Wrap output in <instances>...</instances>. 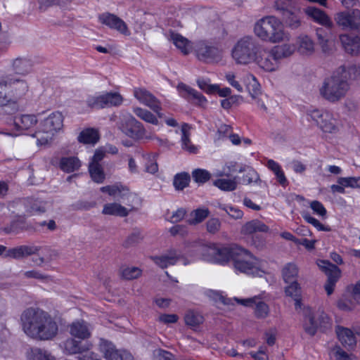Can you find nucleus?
<instances>
[{
  "label": "nucleus",
  "mask_w": 360,
  "mask_h": 360,
  "mask_svg": "<svg viewBox=\"0 0 360 360\" xmlns=\"http://www.w3.org/2000/svg\"><path fill=\"white\" fill-rule=\"evenodd\" d=\"M24 333L40 340H49L58 333V325L46 311L38 307H30L24 311Z\"/></svg>",
  "instance_id": "obj_1"
},
{
  "label": "nucleus",
  "mask_w": 360,
  "mask_h": 360,
  "mask_svg": "<svg viewBox=\"0 0 360 360\" xmlns=\"http://www.w3.org/2000/svg\"><path fill=\"white\" fill-rule=\"evenodd\" d=\"M253 32L262 41L271 44L289 41L290 38L283 22L274 15H266L256 21Z\"/></svg>",
  "instance_id": "obj_2"
},
{
  "label": "nucleus",
  "mask_w": 360,
  "mask_h": 360,
  "mask_svg": "<svg viewBox=\"0 0 360 360\" xmlns=\"http://www.w3.org/2000/svg\"><path fill=\"white\" fill-rule=\"evenodd\" d=\"M231 252L236 270L259 276L265 272L266 262L256 258L247 250L236 245L232 247Z\"/></svg>",
  "instance_id": "obj_3"
},
{
  "label": "nucleus",
  "mask_w": 360,
  "mask_h": 360,
  "mask_svg": "<svg viewBox=\"0 0 360 360\" xmlns=\"http://www.w3.org/2000/svg\"><path fill=\"white\" fill-rule=\"evenodd\" d=\"M260 46L252 36L242 37L233 45L231 57L237 65H250L255 60Z\"/></svg>",
  "instance_id": "obj_4"
},
{
  "label": "nucleus",
  "mask_w": 360,
  "mask_h": 360,
  "mask_svg": "<svg viewBox=\"0 0 360 360\" xmlns=\"http://www.w3.org/2000/svg\"><path fill=\"white\" fill-rule=\"evenodd\" d=\"M349 89V83L333 72L324 79L319 89V94L325 100L336 103L346 96Z\"/></svg>",
  "instance_id": "obj_5"
},
{
  "label": "nucleus",
  "mask_w": 360,
  "mask_h": 360,
  "mask_svg": "<svg viewBox=\"0 0 360 360\" xmlns=\"http://www.w3.org/2000/svg\"><path fill=\"white\" fill-rule=\"evenodd\" d=\"M63 119L62 113L56 111L43 120L41 124V133H39L37 139L38 147L49 145L51 142L55 134L63 128Z\"/></svg>",
  "instance_id": "obj_6"
},
{
  "label": "nucleus",
  "mask_w": 360,
  "mask_h": 360,
  "mask_svg": "<svg viewBox=\"0 0 360 360\" xmlns=\"http://www.w3.org/2000/svg\"><path fill=\"white\" fill-rule=\"evenodd\" d=\"M303 316L304 330L311 336L316 334L318 329L326 330L331 326L330 319L324 312L314 314L311 308L304 307Z\"/></svg>",
  "instance_id": "obj_7"
},
{
  "label": "nucleus",
  "mask_w": 360,
  "mask_h": 360,
  "mask_svg": "<svg viewBox=\"0 0 360 360\" xmlns=\"http://www.w3.org/2000/svg\"><path fill=\"white\" fill-rule=\"evenodd\" d=\"M69 354H77L79 360H101V356L91 349L93 345L89 342H82L75 339H68L64 344Z\"/></svg>",
  "instance_id": "obj_8"
},
{
  "label": "nucleus",
  "mask_w": 360,
  "mask_h": 360,
  "mask_svg": "<svg viewBox=\"0 0 360 360\" xmlns=\"http://www.w3.org/2000/svg\"><path fill=\"white\" fill-rule=\"evenodd\" d=\"M336 25L343 30L360 32V10L357 8L338 12L334 15Z\"/></svg>",
  "instance_id": "obj_9"
},
{
  "label": "nucleus",
  "mask_w": 360,
  "mask_h": 360,
  "mask_svg": "<svg viewBox=\"0 0 360 360\" xmlns=\"http://www.w3.org/2000/svg\"><path fill=\"white\" fill-rule=\"evenodd\" d=\"M257 55L253 63L259 68L266 72H274L278 70L280 60L274 47L266 49L260 46Z\"/></svg>",
  "instance_id": "obj_10"
},
{
  "label": "nucleus",
  "mask_w": 360,
  "mask_h": 360,
  "mask_svg": "<svg viewBox=\"0 0 360 360\" xmlns=\"http://www.w3.org/2000/svg\"><path fill=\"white\" fill-rule=\"evenodd\" d=\"M196 58L204 63H212L219 61L222 52L217 46L206 41H199L194 47Z\"/></svg>",
  "instance_id": "obj_11"
},
{
  "label": "nucleus",
  "mask_w": 360,
  "mask_h": 360,
  "mask_svg": "<svg viewBox=\"0 0 360 360\" xmlns=\"http://www.w3.org/2000/svg\"><path fill=\"white\" fill-rule=\"evenodd\" d=\"M118 128L125 135L134 139H141L146 136V129L142 124L131 115H122Z\"/></svg>",
  "instance_id": "obj_12"
},
{
  "label": "nucleus",
  "mask_w": 360,
  "mask_h": 360,
  "mask_svg": "<svg viewBox=\"0 0 360 360\" xmlns=\"http://www.w3.org/2000/svg\"><path fill=\"white\" fill-rule=\"evenodd\" d=\"M38 119L35 115H24V143L34 150L38 147L37 139L41 129L37 130Z\"/></svg>",
  "instance_id": "obj_13"
},
{
  "label": "nucleus",
  "mask_w": 360,
  "mask_h": 360,
  "mask_svg": "<svg viewBox=\"0 0 360 360\" xmlns=\"http://www.w3.org/2000/svg\"><path fill=\"white\" fill-rule=\"evenodd\" d=\"M316 263L328 277L324 287L328 295H330L333 292L335 283L340 278L341 271L337 266L327 260H319Z\"/></svg>",
  "instance_id": "obj_14"
},
{
  "label": "nucleus",
  "mask_w": 360,
  "mask_h": 360,
  "mask_svg": "<svg viewBox=\"0 0 360 360\" xmlns=\"http://www.w3.org/2000/svg\"><path fill=\"white\" fill-rule=\"evenodd\" d=\"M103 193H108L110 195L114 197L120 202L124 205H129L136 198V194L129 191V190L122 185L106 186L101 188Z\"/></svg>",
  "instance_id": "obj_15"
},
{
  "label": "nucleus",
  "mask_w": 360,
  "mask_h": 360,
  "mask_svg": "<svg viewBox=\"0 0 360 360\" xmlns=\"http://www.w3.org/2000/svg\"><path fill=\"white\" fill-rule=\"evenodd\" d=\"M139 204V199L136 195V198L129 205H122L119 202H110L104 205L102 213L105 215H113L121 217H127L131 212L135 211L136 205Z\"/></svg>",
  "instance_id": "obj_16"
},
{
  "label": "nucleus",
  "mask_w": 360,
  "mask_h": 360,
  "mask_svg": "<svg viewBox=\"0 0 360 360\" xmlns=\"http://www.w3.org/2000/svg\"><path fill=\"white\" fill-rule=\"evenodd\" d=\"M98 18L102 25L110 29L115 30L125 36L130 34L127 24L116 15L106 12L100 14Z\"/></svg>",
  "instance_id": "obj_17"
},
{
  "label": "nucleus",
  "mask_w": 360,
  "mask_h": 360,
  "mask_svg": "<svg viewBox=\"0 0 360 360\" xmlns=\"http://www.w3.org/2000/svg\"><path fill=\"white\" fill-rule=\"evenodd\" d=\"M99 348L106 360H134L130 353L115 349L114 345L107 340L101 339Z\"/></svg>",
  "instance_id": "obj_18"
},
{
  "label": "nucleus",
  "mask_w": 360,
  "mask_h": 360,
  "mask_svg": "<svg viewBox=\"0 0 360 360\" xmlns=\"http://www.w3.org/2000/svg\"><path fill=\"white\" fill-rule=\"evenodd\" d=\"M236 300L245 307H255L254 314L257 319H265L269 315V306L262 300L260 297L255 296L248 299L236 298Z\"/></svg>",
  "instance_id": "obj_19"
},
{
  "label": "nucleus",
  "mask_w": 360,
  "mask_h": 360,
  "mask_svg": "<svg viewBox=\"0 0 360 360\" xmlns=\"http://www.w3.org/2000/svg\"><path fill=\"white\" fill-rule=\"evenodd\" d=\"M339 41L345 52L353 56L360 55V37L349 33L340 34Z\"/></svg>",
  "instance_id": "obj_20"
},
{
  "label": "nucleus",
  "mask_w": 360,
  "mask_h": 360,
  "mask_svg": "<svg viewBox=\"0 0 360 360\" xmlns=\"http://www.w3.org/2000/svg\"><path fill=\"white\" fill-rule=\"evenodd\" d=\"M8 83H0V105H11L15 108L20 100V91L14 92L11 89V84L13 83L11 79H9Z\"/></svg>",
  "instance_id": "obj_21"
},
{
  "label": "nucleus",
  "mask_w": 360,
  "mask_h": 360,
  "mask_svg": "<svg viewBox=\"0 0 360 360\" xmlns=\"http://www.w3.org/2000/svg\"><path fill=\"white\" fill-rule=\"evenodd\" d=\"M134 96L140 103L149 107L158 113L160 117H162L160 113L161 110L160 102L148 90L144 88H135L134 89Z\"/></svg>",
  "instance_id": "obj_22"
},
{
  "label": "nucleus",
  "mask_w": 360,
  "mask_h": 360,
  "mask_svg": "<svg viewBox=\"0 0 360 360\" xmlns=\"http://www.w3.org/2000/svg\"><path fill=\"white\" fill-rule=\"evenodd\" d=\"M167 39L172 42L181 53L187 56L193 49L192 42L172 30H169L166 34Z\"/></svg>",
  "instance_id": "obj_23"
},
{
  "label": "nucleus",
  "mask_w": 360,
  "mask_h": 360,
  "mask_svg": "<svg viewBox=\"0 0 360 360\" xmlns=\"http://www.w3.org/2000/svg\"><path fill=\"white\" fill-rule=\"evenodd\" d=\"M207 257L205 259L207 261L223 264L226 262L230 258L232 259V248H218L216 247H208L205 248Z\"/></svg>",
  "instance_id": "obj_24"
},
{
  "label": "nucleus",
  "mask_w": 360,
  "mask_h": 360,
  "mask_svg": "<svg viewBox=\"0 0 360 360\" xmlns=\"http://www.w3.org/2000/svg\"><path fill=\"white\" fill-rule=\"evenodd\" d=\"M334 72L348 82L349 80H356L360 77V68L352 63L342 65Z\"/></svg>",
  "instance_id": "obj_25"
},
{
  "label": "nucleus",
  "mask_w": 360,
  "mask_h": 360,
  "mask_svg": "<svg viewBox=\"0 0 360 360\" xmlns=\"http://www.w3.org/2000/svg\"><path fill=\"white\" fill-rule=\"evenodd\" d=\"M304 13L315 22L328 28L333 25L331 19L323 11L316 7L309 6L304 9Z\"/></svg>",
  "instance_id": "obj_26"
},
{
  "label": "nucleus",
  "mask_w": 360,
  "mask_h": 360,
  "mask_svg": "<svg viewBox=\"0 0 360 360\" xmlns=\"http://www.w3.org/2000/svg\"><path fill=\"white\" fill-rule=\"evenodd\" d=\"M297 52L302 56H309L315 52L314 41L306 34H300L296 39Z\"/></svg>",
  "instance_id": "obj_27"
},
{
  "label": "nucleus",
  "mask_w": 360,
  "mask_h": 360,
  "mask_svg": "<svg viewBox=\"0 0 360 360\" xmlns=\"http://www.w3.org/2000/svg\"><path fill=\"white\" fill-rule=\"evenodd\" d=\"M181 258L180 254L176 250H171L169 252L160 256L151 257V259L162 269L174 265Z\"/></svg>",
  "instance_id": "obj_28"
},
{
  "label": "nucleus",
  "mask_w": 360,
  "mask_h": 360,
  "mask_svg": "<svg viewBox=\"0 0 360 360\" xmlns=\"http://www.w3.org/2000/svg\"><path fill=\"white\" fill-rule=\"evenodd\" d=\"M317 127L324 133L335 134L339 130L337 120L333 117L332 113L328 111L326 112Z\"/></svg>",
  "instance_id": "obj_29"
},
{
  "label": "nucleus",
  "mask_w": 360,
  "mask_h": 360,
  "mask_svg": "<svg viewBox=\"0 0 360 360\" xmlns=\"http://www.w3.org/2000/svg\"><path fill=\"white\" fill-rule=\"evenodd\" d=\"M335 333L340 342L345 347L352 348L356 345V337L350 329L338 326L335 328Z\"/></svg>",
  "instance_id": "obj_30"
},
{
  "label": "nucleus",
  "mask_w": 360,
  "mask_h": 360,
  "mask_svg": "<svg viewBox=\"0 0 360 360\" xmlns=\"http://www.w3.org/2000/svg\"><path fill=\"white\" fill-rule=\"evenodd\" d=\"M191 127L189 124L186 123H184L181 125V148L183 150L193 154H195L198 152V148L194 146L191 141Z\"/></svg>",
  "instance_id": "obj_31"
},
{
  "label": "nucleus",
  "mask_w": 360,
  "mask_h": 360,
  "mask_svg": "<svg viewBox=\"0 0 360 360\" xmlns=\"http://www.w3.org/2000/svg\"><path fill=\"white\" fill-rule=\"evenodd\" d=\"M243 82L252 99H257L261 94V89L256 77L252 74H247L243 77Z\"/></svg>",
  "instance_id": "obj_32"
},
{
  "label": "nucleus",
  "mask_w": 360,
  "mask_h": 360,
  "mask_svg": "<svg viewBox=\"0 0 360 360\" xmlns=\"http://www.w3.org/2000/svg\"><path fill=\"white\" fill-rule=\"evenodd\" d=\"M269 231V227L259 220L255 219L245 224L241 233L245 235L252 234L257 232L266 233Z\"/></svg>",
  "instance_id": "obj_33"
},
{
  "label": "nucleus",
  "mask_w": 360,
  "mask_h": 360,
  "mask_svg": "<svg viewBox=\"0 0 360 360\" xmlns=\"http://www.w3.org/2000/svg\"><path fill=\"white\" fill-rule=\"evenodd\" d=\"M27 360H56L49 352L39 347H30L27 349Z\"/></svg>",
  "instance_id": "obj_34"
},
{
  "label": "nucleus",
  "mask_w": 360,
  "mask_h": 360,
  "mask_svg": "<svg viewBox=\"0 0 360 360\" xmlns=\"http://www.w3.org/2000/svg\"><path fill=\"white\" fill-rule=\"evenodd\" d=\"M70 333L72 336L79 339H87L91 335V332L87 323L84 321H77L72 323Z\"/></svg>",
  "instance_id": "obj_35"
},
{
  "label": "nucleus",
  "mask_w": 360,
  "mask_h": 360,
  "mask_svg": "<svg viewBox=\"0 0 360 360\" xmlns=\"http://www.w3.org/2000/svg\"><path fill=\"white\" fill-rule=\"evenodd\" d=\"M79 142L84 144H95L99 139V134L97 130L88 128L82 131L77 138Z\"/></svg>",
  "instance_id": "obj_36"
},
{
  "label": "nucleus",
  "mask_w": 360,
  "mask_h": 360,
  "mask_svg": "<svg viewBox=\"0 0 360 360\" xmlns=\"http://www.w3.org/2000/svg\"><path fill=\"white\" fill-rule=\"evenodd\" d=\"M266 167L273 172L279 184L283 187L288 185V181L281 165L278 162L273 160H269L266 163Z\"/></svg>",
  "instance_id": "obj_37"
},
{
  "label": "nucleus",
  "mask_w": 360,
  "mask_h": 360,
  "mask_svg": "<svg viewBox=\"0 0 360 360\" xmlns=\"http://www.w3.org/2000/svg\"><path fill=\"white\" fill-rule=\"evenodd\" d=\"M80 166L81 162L76 157L62 158L60 161V168L67 173H70L77 170Z\"/></svg>",
  "instance_id": "obj_38"
},
{
  "label": "nucleus",
  "mask_w": 360,
  "mask_h": 360,
  "mask_svg": "<svg viewBox=\"0 0 360 360\" xmlns=\"http://www.w3.org/2000/svg\"><path fill=\"white\" fill-rule=\"evenodd\" d=\"M210 215V210L207 208H198L193 210L187 221L189 224L195 225L201 223Z\"/></svg>",
  "instance_id": "obj_39"
},
{
  "label": "nucleus",
  "mask_w": 360,
  "mask_h": 360,
  "mask_svg": "<svg viewBox=\"0 0 360 360\" xmlns=\"http://www.w3.org/2000/svg\"><path fill=\"white\" fill-rule=\"evenodd\" d=\"M283 18L286 25L292 30H296L302 25L301 18L295 12V8L290 11L289 13L283 15Z\"/></svg>",
  "instance_id": "obj_40"
},
{
  "label": "nucleus",
  "mask_w": 360,
  "mask_h": 360,
  "mask_svg": "<svg viewBox=\"0 0 360 360\" xmlns=\"http://www.w3.org/2000/svg\"><path fill=\"white\" fill-rule=\"evenodd\" d=\"M282 275L285 283L295 281L298 275V268L296 264L288 263L283 266Z\"/></svg>",
  "instance_id": "obj_41"
},
{
  "label": "nucleus",
  "mask_w": 360,
  "mask_h": 360,
  "mask_svg": "<svg viewBox=\"0 0 360 360\" xmlns=\"http://www.w3.org/2000/svg\"><path fill=\"white\" fill-rule=\"evenodd\" d=\"M238 172H245V174L243 176L242 179L244 184H250L252 182H257L259 180V174L252 167L248 166L240 167Z\"/></svg>",
  "instance_id": "obj_42"
},
{
  "label": "nucleus",
  "mask_w": 360,
  "mask_h": 360,
  "mask_svg": "<svg viewBox=\"0 0 360 360\" xmlns=\"http://www.w3.org/2000/svg\"><path fill=\"white\" fill-rule=\"evenodd\" d=\"M214 185L224 191H234L237 187L236 177L217 179L214 181Z\"/></svg>",
  "instance_id": "obj_43"
},
{
  "label": "nucleus",
  "mask_w": 360,
  "mask_h": 360,
  "mask_svg": "<svg viewBox=\"0 0 360 360\" xmlns=\"http://www.w3.org/2000/svg\"><path fill=\"white\" fill-rule=\"evenodd\" d=\"M279 60L292 56L295 50L296 45L292 44H284L281 46H274Z\"/></svg>",
  "instance_id": "obj_44"
},
{
  "label": "nucleus",
  "mask_w": 360,
  "mask_h": 360,
  "mask_svg": "<svg viewBox=\"0 0 360 360\" xmlns=\"http://www.w3.org/2000/svg\"><path fill=\"white\" fill-rule=\"evenodd\" d=\"M274 8L279 11L282 16L293 10L295 6L292 0H276Z\"/></svg>",
  "instance_id": "obj_45"
},
{
  "label": "nucleus",
  "mask_w": 360,
  "mask_h": 360,
  "mask_svg": "<svg viewBox=\"0 0 360 360\" xmlns=\"http://www.w3.org/2000/svg\"><path fill=\"white\" fill-rule=\"evenodd\" d=\"M89 171L91 179L96 183H102L105 179L101 165H94V163H89Z\"/></svg>",
  "instance_id": "obj_46"
},
{
  "label": "nucleus",
  "mask_w": 360,
  "mask_h": 360,
  "mask_svg": "<svg viewBox=\"0 0 360 360\" xmlns=\"http://www.w3.org/2000/svg\"><path fill=\"white\" fill-rule=\"evenodd\" d=\"M134 112L140 119L146 122L157 125L158 124V119L148 110L141 108H134Z\"/></svg>",
  "instance_id": "obj_47"
},
{
  "label": "nucleus",
  "mask_w": 360,
  "mask_h": 360,
  "mask_svg": "<svg viewBox=\"0 0 360 360\" xmlns=\"http://www.w3.org/2000/svg\"><path fill=\"white\" fill-rule=\"evenodd\" d=\"M357 304L352 299V296L351 297H343L340 298L337 302V307L339 309L345 311H350L355 309Z\"/></svg>",
  "instance_id": "obj_48"
},
{
  "label": "nucleus",
  "mask_w": 360,
  "mask_h": 360,
  "mask_svg": "<svg viewBox=\"0 0 360 360\" xmlns=\"http://www.w3.org/2000/svg\"><path fill=\"white\" fill-rule=\"evenodd\" d=\"M143 238V236L139 230H134L124 241L123 246L129 248L140 243Z\"/></svg>",
  "instance_id": "obj_49"
},
{
  "label": "nucleus",
  "mask_w": 360,
  "mask_h": 360,
  "mask_svg": "<svg viewBox=\"0 0 360 360\" xmlns=\"http://www.w3.org/2000/svg\"><path fill=\"white\" fill-rule=\"evenodd\" d=\"M142 271L138 267H126L121 270V276L124 279L131 280L139 278Z\"/></svg>",
  "instance_id": "obj_50"
},
{
  "label": "nucleus",
  "mask_w": 360,
  "mask_h": 360,
  "mask_svg": "<svg viewBox=\"0 0 360 360\" xmlns=\"http://www.w3.org/2000/svg\"><path fill=\"white\" fill-rule=\"evenodd\" d=\"M302 216L307 222L313 225L317 230L323 231H331V228L330 226L322 224L318 219L310 216L308 213L303 212Z\"/></svg>",
  "instance_id": "obj_51"
},
{
  "label": "nucleus",
  "mask_w": 360,
  "mask_h": 360,
  "mask_svg": "<svg viewBox=\"0 0 360 360\" xmlns=\"http://www.w3.org/2000/svg\"><path fill=\"white\" fill-rule=\"evenodd\" d=\"M86 103L87 105L91 108H105L104 94L89 96L86 100Z\"/></svg>",
  "instance_id": "obj_52"
},
{
  "label": "nucleus",
  "mask_w": 360,
  "mask_h": 360,
  "mask_svg": "<svg viewBox=\"0 0 360 360\" xmlns=\"http://www.w3.org/2000/svg\"><path fill=\"white\" fill-rule=\"evenodd\" d=\"M192 177L195 182L204 184L210 179L211 174L206 169H196L193 171Z\"/></svg>",
  "instance_id": "obj_53"
},
{
  "label": "nucleus",
  "mask_w": 360,
  "mask_h": 360,
  "mask_svg": "<svg viewBox=\"0 0 360 360\" xmlns=\"http://www.w3.org/2000/svg\"><path fill=\"white\" fill-rule=\"evenodd\" d=\"M218 207L224 210L233 219H241L243 216V212L237 207L222 204H219Z\"/></svg>",
  "instance_id": "obj_54"
},
{
  "label": "nucleus",
  "mask_w": 360,
  "mask_h": 360,
  "mask_svg": "<svg viewBox=\"0 0 360 360\" xmlns=\"http://www.w3.org/2000/svg\"><path fill=\"white\" fill-rule=\"evenodd\" d=\"M330 355L335 357V360H356L337 345L330 349Z\"/></svg>",
  "instance_id": "obj_55"
},
{
  "label": "nucleus",
  "mask_w": 360,
  "mask_h": 360,
  "mask_svg": "<svg viewBox=\"0 0 360 360\" xmlns=\"http://www.w3.org/2000/svg\"><path fill=\"white\" fill-rule=\"evenodd\" d=\"M190 176L188 174H176L174 179V186L177 190H183L188 185Z\"/></svg>",
  "instance_id": "obj_56"
},
{
  "label": "nucleus",
  "mask_w": 360,
  "mask_h": 360,
  "mask_svg": "<svg viewBox=\"0 0 360 360\" xmlns=\"http://www.w3.org/2000/svg\"><path fill=\"white\" fill-rule=\"evenodd\" d=\"M24 276H25L27 278H34L43 282H48L52 281V278L51 276L44 274L40 271L37 269H33L25 272Z\"/></svg>",
  "instance_id": "obj_57"
},
{
  "label": "nucleus",
  "mask_w": 360,
  "mask_h": 360,
  "mask_svg": "<svg viewBox=\"0 0 360 360\" xmlns=\"http://www.w3.org/2000/svg\"><path fill=\"white\" fill-rule=\"evenodd\" d=\"M105 107L119 105L122 102V97L117 93H108L104 94Z\"/></svg>",
  "instance_id": "obj_58"
},
{
  "label": "nucleus",
  "mask_w": 360,
  "mask_h": 360,
  "mask_svg": "<svg viewBox=\"0 0 360 360\" xmlns=\"http://www.w3.org/2000/svg\"><path fill=\"white\" fill-rule=\"evenodd\" d=\"M327 110L317 108H310L307 110V116L308 119H311L317 125L319 121L323 118V116Z\"/></svg>",
  "instance_id": "obj_59"
},
{
  "label": "nucleus",
  "mask_w": 360,
  "mask_h": 360,
  "mask_svg": "<svg viewBox=\"0 0 360 360\" xmlns=\"http://www.w3.org/2000/svg\"><path fill=\"white\" fill-rule=\"evenodd\" d=\"M185 322L187 325L195 326L202 322V316L194 313L193 311H188L185 315Z\"/></svg>",
  "instance_id": "obj_60"
},
{
  "label": "nucleus",
  "mask_w": 360,
  "mask_h": 360,
  "mask_svg": "<svg viewBox=\"0 0 360 360\" xmlns=\"http://www.w3.org/2000/svg\"><path fill=\"white\" fill-rule=\"evenodd\" d=\"M220 228L221 221L217 218H211L206 223V229L210 233H217Z\"/></svg>",
  "instance_id": "obj_61"
},
{
  "label": "nucleus",
  "mask_w": 360,
  "mask_h": 360,
  "mask_svg": "<svg viewBox=\"0 0 360 360\" xmlns=\"http://www.w3.org/2000/svg\"><path fill=\"white\" fill-rule=\"evenodd\" d=\"M290 284L285 288V292L288 296L292 297L293 298L296 297H300V288L299 287L298 283L295 281L290 282Z\"/></svg>",
  "instance_id": "obj_62"
},
{
  "label": "nucleus",
  "mask_w": 360,
  "mask_h": 360,
  "mask_svg": "<svg viewBox=\"0 0 360 360\" xmlns=\"http://www.w3.org/2000/svg\"><path fill=\"white\" fill-rule=\"evenodd\" d=\"M21 123H22V116L20 115L19 117H15L12 124L13 128L11 129V132L8 133V134L13 136L21 135Z\"/></svg>",
  "instance_id": "obj_63"
},
{
  "label": "nucleus",
  "mask_w": 360,
  "mask_h": 360,
  "mask_svg": "<svg viewBox=\"0 0 360 360\" xmlns=\"http://www.w3.org/2000/svg\"><path fill=\"white\" fill-rule=\"evenodd\" d=\"M310 207L313 210L314 213L322 217H325L326 216V210L323 205L321 202L317 200H313L310 202Z\"/></svg>",
  "instance_id": "obj_64"
}]
</instances>
